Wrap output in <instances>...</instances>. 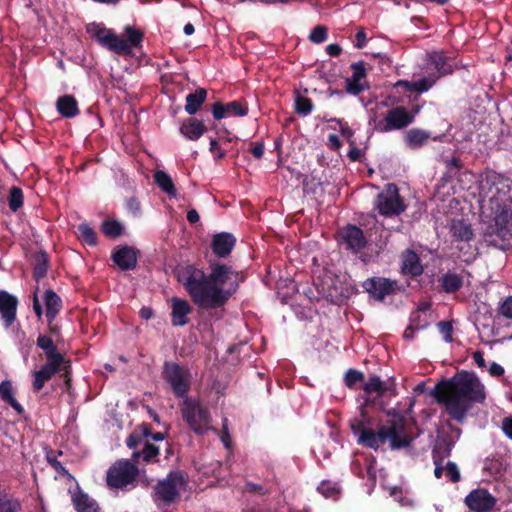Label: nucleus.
I'll use <instances>...</instances> for the list:
<instances>
[{"label":"nucleus","mask_w":512,"mask_h":512,"mask_svg":"<svg viewBox=\"0 0 512 512\" xmlns=\"http://www.w3.org/2000/svg\"><path fill=\"white\" fill-rule=\"evenodd\" d=\"M500 313L508 318L512 319V296L507 297L500 307Z\"/></svg>","instance_id":"obj_52"},{"label":"nucleus","mask_w":512,"mask_h":512,"mask_svg":"<svg viewBox=\"0 0 512 512\" xmlns=\"http://www.w3.org/2000/svg\"><path fill=\"white\" fill-rule=\"evenodd\" d=\"M47 459H48V462L55 468V470H57L58 472H61V473H66L67 471L65 470V468L62 466V464L54 457V456H50L48 455L47 456Z\"/></svg>","instance_id":"obj_57"},{"label":"nucleus","mask_w":512,"mask_h":512,"mask_svg":"<svg viewBox=\"0 0 512 512\" xmlns=\"http://www.w3.org/2000/svg\"><path fill=\"white\" fill-rule=\"evenodd\" d=\"M386 389L385 384L377 376L370 377L364 385V391L369 395L376 394L377 396H381Z\"/></svg>","instance_id":"obj_35"},{"label":"nucleus","mask_w":512,"mask_h":512,"mask_svg":"<svg viewBox=\"0 0 512 512\" xmlns=\"http://www.w3.org/2000/svg\"><path fill=\"white\" fill-rule=\"evenodd\" d=\"M210 152L213 154L215 159H221L224 157V152L219 148L216 140L210 141Z\"/></svg>","instance_id":"obj_54"},{"label":"nucleus","mask_w":512,"mask_h":512,"mask_svg":"<svg viewBox=\"0 0 512 512\" xmlns=\"http://www.w3.org/2000/svg\"><path fill=\"white\" fill-rule=\"evenodd\" d=\"M339 237L341 243L354 252L360 251L366 244L362 230L356 226L344 227L339 232Z\"/></svg>","instance_id":"obj_15"},{"label":"nucleus","mask_w":512,"mask_h":512,"mask_svg":"<svg viewBox=\"0 0 512 512\" xmlns=\"http://www.w3.org/2000/svg\"><path fill=\"white\" fill-rule=\"evenodd\" d=\"M363 155V152L361 149L353 146L350 151L348 152V156L352 161L360 160Z\"/></svg>","instance_id":"obj_59"},{"label":"nucleus","mask_w":512,"mask_h":512,"mask_svg":"<svg viewBox=\"0 0 512 512\" xmlns=\"http://www.w3.org/2000/svg\"><path fill=\"white\" fill-rule=\"evenodd\" d=\"M156 184L169 196L176 197V189L172 178L164 171L159 170L154 174Z\"/></svg>","instance_id":"obj_31"},{"label":"nucleus","mask_w":512,"mask_h":512,"mask_svg":"<svg viewBox=\"0 0 512 512\" xmlns=\"http://www.w3.org/2000/svg\"><path fill=\"white\" fill-rule=\"evenodd\" d=\"M235 238L229 233H220L213 237L212 250L219 257L227 256L235 245Z\"/></svg>","instance_id":"obj_20"},{"label":"nucleus","mask_w":512,"mask_h":512,"mask_svg":"<svg viewBox=\"0 0 512 512\" xmlns=\"http://www.w3.org/2000/svg\"><path fill=\"white\" fill-rule=\"evenodd\" d=\"M439 331L446 342L452 341V325L448 322H440L438 324Z\"/></svg>","instance_id":"obj_51"},{"label":"nucleus","mask_w":512,"mask_h":512,"mask_svg":"<svg viewBox=\"0 0 512 512\" xmlns=\"http://www.w3.org/2000/svg\"><path fill=\"white\" fill-rule=\"evenodd\" d=\"M501 512H512V498H509L500 505Z\"/></svg>","instance_id":"obj_64"},{"label":"nucleus","mask_w":512,"mask_h":512,"mask_svg":"<svg viewBox=\"0 0 512 512\" xmlns=\"http://www.w3.org/2000/svg\"><path fill=\"white\" fill-rule=\"evenodd\" d=\"M441 285L445 292L452 293L460 289L462 279L454 273H447L441 279Z\"/></svg>","instance_id":"obj_33"},{"label":"nucleus","mask_w":512,"mask_h":512,"mask_svg":"<svg viewBox=\"0 0 512 512\" xmlns=\"http://www.w3.org/2000/svg\"><path fill=\"white\" fill-rule=\"evenodd\" d=\"M205 132L204 123L196 118H190L180 125V133L192 141L198 140Z\"/></svg>","instance_id":"obj_23"},{"label":"nucleus","mask_w":512,"mask_h":512,"mask_svg":"<svg viewBox=\"0 0 512 512\" xmlns=\"http://www.w3.org/2000/svg\"><path fill=\"white\" fill-rule=\"evenodd\" d=\"M79 235L83 241L89 245L96 244V236L93 229L86 223L80 224L78 227Z\"/></svg>","instance_id":"obj_41"},{"label":"nucleus","mask_w":512,"mask_h":512,"mask_svg":"<svg viewBox=\"0 0 512 512\" xmlns=\"http://www.w3.org/2000/svg\"><path fill=\"white\" fill-rule=\"evenodd\" d=\"M113 261L123 270L132 269L137 262V255L133 248L121 247L113 253Z\"/></svg>","instance_id":"obj_22"},{"label":"nucleus","mask_w":512,"mask_h":512,"mask_svg":"<svg viewBox=\"0 0 512 512\" xmlns=\"http://www.w3.org/2000/svg\"><path fill=\"white\" fill-rule=\"evenodd\" d=\"M186 480L181 472L170 473L155 487V501L158 506L175 502L185 488Z\"/></svg>","instance_id":"obj_7"},{"label":"nucleus","mask_w":512,"mask_h":512,"mask_svg":"<svg viewBox=\"0 0 512 512\" xmlns=\"http://www.w3.org/2000/svg\"><path fill=\"white\" fill-rule=\"evenodd\" d=\"M368 88L369 86L367 81H362L353 77H349L346 80V91L350 94L358 95Z\"/></svg>","instance_id":"obj_38"},{"label":"nucleus","mask_w":512,"mask_h":512,"mask_svg":"<svg viewBox=\"0 0 512 512\" xmlns=\"http://www.w3.org/2000/svg\"><path fill=\"white\" fill-rule=\"evenodd\" d=\"M200 219L198 212L195 209H191L187 213V220L191 224L197 223Z\"/></svg>","instance_id":"obj_62"},{"label":"nucleus","mask_w":512,"mask_h":512,"mask_svg":"<svg viewBox=\"0 0 512 512\" xmlns=\"http://www.w3.org/2000/svg\"><path fill=\"white\" fill-rule=\"evenodd\" d=\"M71 500L77 512H100L97 502L79 488L71 492Z\"/></svg>","instance_id":"obj_19"},{"label":"nucleus","mask_w":512,"mask_h":512,"mask_svg":"<svg viewBox=\"0 0 512 512\" xmlns=\"http://www.w3.org/2000/svg\"><path fill=\"white\" fill-rule=\"evenodd\" d=\"M445 475L452 481L458 482L460 480V472L457 465L453 462H448L445 466Z\"/></svg>","instance_id":"obj_50"},{"label":"nucleus","mask_w":512,"mask_h":512,"mask_svg":"<svg viewBox=\"0 0 512 512\" xmlns=\"http://www.w3.org/2000/svg\"><path fill=\"white\" fill-rule=\"evenodd\" d=\"M212 113L215 119L220 120L223 118L228 117L227 111H226V105H223L221 103H215L212 107Z\"/></svg>","instance_id":"obj_53"},{"label":"nucleus","mask_w":512,"mask_h":512,"mask_svg":"<svg viewBox=\"0 0 512 512\" xmlns=\"http://www.w3.org/2000/svg\"><path fill=\"white\" fill-rule=\"evenodd\" d=\"M310 40L314 43H322L327 38V30L324 26L315 27L309 36Z\"/></svg>","instance_id":"obj_47"},{"label":"nucleus","mask_w":512,"mask_h":512,"mask_svg":"<svg viewBox=\"0 0 512 512\" xmlns=\"http://www.w3.org/2000/svg\"><path fill=\"white\" fill-rule=\"evenodd\" d=\"M296 111L304 116L310 114L313 110V104L310 99L298 96L295 101Z\"/></svg>","instance_id":"obj_43"},{"label":"nucleus","mask_w":512,"mask_h":512,"mask_svg":"<svg viewBox=\"0 0 512 512\" xmlns=\"http://www.w3.org/2000/svg\"><path fill=\"white\" fill-rule=\"evenodd\" d=\"M17 305L18 300L14 295L6 291H0V314L6 327H9L15 321Z\"/></svg>","instance_id":"obj_18"},{"label":"nucleus","mask_w":512,"mask_h":512,"mask_svg":"<svg viewBox=\"0 0 512 512\" xmlns=\"http://www.w3.org/2000/svg\"><path fill=\"white\" fill-rule=\"evenodd\" d=\"M363 379V374L357 370L350 369L345 374V384L352 387L357 382Z\"/></svg>","instance_id":"obj_48"},{"label":"nucleus","mask_w":512,"mask_h":512,"mask_svg":"<svg viewBox=\"0 0 512 512\" xmlns=\"http://www.w3.org/2000/svg\"><path fill=\"white\" fill-rule=\"evenodd\" d=\"M385 442H389L392 449H400L409 446L412 441L411 435L407 432L405 421L398 418L389 425L382 426Z\"/></svg>","instance_id":"obj_12"},{"label":"nucleus","mask_w":512,"mask_h":512,"mask_svg":"<svg viewBox=\"0 0 512 512\" xmlns=\"http://www.w3.org/2000/svg\"><path fill=\"white\" fill-rule=\"evenodd\" d=\"M363 287L372 297L382 300L394 291L396 282L386 278H370L363 283Z\"/></svg>","instance_id":"obj_16"},{"label":"nucleus","mask_w":512,"mask_h":512,"mask_svg":"<svg viewBox=\"0 0 512 512\" xmlns=\"http://www.w3.org/2000/svg\"><path fill=\"white\" fill-rule=\"evenodd\" d=\"M23 204V193L20 188L13 187L9 194V207L12 211H17Z\"/></svg>","instance_id":"obj_40"},{"label":"nucleus","mask_w":512,"mask_h":512,"mask_svg":"<svg viewBox=\"0 0 512 512\" xmlns=\"http://www.w3.org/2000/svg\"><path fill=\"white\" fill-rule=\"evenodd\" d=\"M356 48H363L366 44V33L363 30H360L356 34Z\"/></svg>","instance_id":"obj_58"},{"label":"nucleus","mask_w":512,"mask_h":512,"mask_svg":"<svg viewBox=\"0 0 512 512\" xmlns=\"http://www.w3.org/2000/svg\"><path fill=\"white\" fill-rule=\"evenodd\" d=\"M502 429H503L504 433L510 439H512V417L511 418H506V419L503 420V422H502Z\"/></svg>","instance_id":"obj_56"},{"label":"nucleus","mask_w":512,"mask_h":512,"mask_svg":"<svg viewBox=\"0 0 512 512\" xmlns=\"http://www.w3.org/2000/svg\"><path fill=\"white\" fill-rule=\"evenodd\" d=\"M88 32L101 46L120 55L131 54L133 48L140 47L143 40V33L131 26L124 28L127 39L117 35L113 30L98 24L90 25Z\"/></svg>","instance_id":"obj_3"},{"label":"nucleus","mask_w":512,"mask_h":512,"mask_svg":"<svg viewBox=\"0 0 512 512\" xmlns=\"http://www.w3.org/2000/svg\"><path fill=\"white\" fill-rule=\"evenodd\" d=\"M177 276L194 304L206 310L225 305L243 280L239 272L224 264L211 265L209 274L192 265L180 267Z\"/></svg>","instance_id":"obj_1"},{"label":"nucleus","mask_w":512,"mask_h":512,"mask_svg":"<svg viewBox=\"0 0 512 512\" xmlns=\"http://www.w3.org/2000/svg\"><path fill=\"white\" fill-rule=\"evenodd\" d=\"M351 68L353 70V74L351 77L362 81H366V68L364 62L360 61L357 63H353L351 65Z\"/></svg>","instance_id":"obj_49"},{"label":"nucleus","mask_w":512,"mask_h":512,"mask_svg":"<svg viewBox=\"0 0 512 512\" xmlns=\"http://www.w3.org/2000/svg\"><path fill=\"white\" fill-rule=\"evenodd\" d=\"M431 395L442 404L451 418L463 421L475 403L486 399L484 384L473 373L460 372L449 380L440 382Z\"/></svg>","instance_id":"obj_2"},{"label":"nucleus","mask_w":512,"mask_h":512,"mask_svg":"<svg viewBox=\"0 0 512 512\" xmlns=\"http://www.w3.org/2000/svg\"><path fill=\"white\" fill-rule=\"evenodd\" d=\"M180 410L183 420L196 434H204L211 429L210 412L199 399L184 397Z\"/></svg>","instance_id":"obj_4"},{"label":"nucleus","mask_w":512,"mask_h":512,"mask_svg":"<svg viewBox=\"0 0 512 512\" xmlns=\"http://www.w3.org/2000/svg\"><path fill=\"white\" fill-rule=\"evenodd\" d=\"M61 364L47 362L40 370L33 372V389L35 392L40 391L45 383L59 371Z\"/></svg>","instance_id":"obj_21"},{"label":"nucleus","mask_w":512,"mask_h":512,"mask_svg":"<svg viewBox=\"0 0 512 512\" xmlns=\"http://www.w3.org/2000/svg\"><path fill=\"white\" fill-rule=\"evenodd\" d=\"M430 133L426 130L413 128L405 133L404 140L411 149H418L428 142Z\"/></svg>","instance_id":"obj_26"},{"label":"nucleus","mask_w":512,"mask_h":512,"mask_svg":"<svg viewBox=\"0 0 512 512\" xmlns=\"http://www.w3.org/2000/svg\"><path fill=\"white\" fill-rule=\"evenodd\" d=\"M164 379L171 386L174 394L178 397H187L186 393L190 387V372L175 363H166L164 366Z\"/></svg>","instance_id":"obj_9"},{"label":"nucleus","mask_w":512,"mask_h":512,"mask_svg":"<svg viewBox=\"0 0 512 512\" xmlns=\"http://www.w3.org/2000/svg\"><path fill=\"white\" fill-rule=\"evenodd\" d=\"M375 205L379 213L384 216L399 215L405 209L395 184H388L379 193Z\"/></svg>","instance_id":"obj_8"},{"label":"nucleus","mask_w":512,"mask_h":512,"mask_svg":"<svg viewBox=\"0 0 512 512\" xmlns=\"http://www.w3.org/2000/svg\"><path fill=\"white\" fill-rule=\"evenodd\" d=\"M150 435V430L147 426L142 425L139 427V430L134 431L127 438V446L129 448H135L136 446L142 443V440L147 438Z\"/></svg>","instance_id":"obj_36"},{"label":"nucleus","mask_w":512,"mask_h":512,"mask_svg":"<svg viewBox=\"0 0 512 512\" xmlns=\"http://www.w3.org/2000/svg\"><path fill=\"white\" fill-rule=\"evenodd\" d=\"M428 66L430 70H435L438 74L423 77L417 81L401 80L397 86H403L407 90L423 93L428 91L440 76L450 73L452 66L447 63L445 56L441 52H432L428 57Z\"/></svg>","instance_id":"obj_5"},{"label":"nucleus","mask_w":512,"mask_h":512,"mask_svg":"<svg viewBox=\"0 0 512 512\" xmlns=\"http://www.w3.org/2000/svg\"><path fill=\"white\" fill-rule=\"evenodd\" d=\"M318 491L326 498H334L339 494L340 488L337 483L323 481L318 486Z\"/></svg>","instance_id":"obj_39"},{"label":"nucleus","mask_w":512,"mask_h":512,"mask_svg":"<svg viewBox=\"0 0 512 512\" xmlns=\"http://www.w3.org/2000/svg\"><path fill=\"white\" fill-rule=\"evenodd\" d=\"M263 153H264V145L262 142H257L255 143L253 149H252V154L254 155V157L256 158H261L263 156Z\"/></svg>","instance_id":"obj_60"},{"label":"nucleus","mask_w":512,"mask_h":512,"mask_svg":"<svg viewBox=\"0 0 512 512\" xmlns=\"http://www.w3.org/2000/svg\"><path fill=\"white\" fill-rule=\"evenodd\" d=\"M137 472L136 466L131 462L118 461L107 472V484L112 488H124L134 481Z\"/></svg>","instance_id":"obj_11"},{"label":"nucleus","mask_w":512,"mask_h":512,"mask_svg":"<svg viewBox=\"0 0 512 512\" xmlns=\"http://www.w3.org/2000/svg\"><path fill=\"white\" fill-rule=\"evenodd\" d=\"M207 92L205 89H197L194 93H190L186 96L185 111L189 115H194L200 109L202 104L205 102Z\"/></svg>","instance_id":"obj_30"},{"label":"nucleus","mask_w":512,"mask_h":512,"mask_svg":"<svg viewBox=\"0 0 512 512\" xmlns=\"http://www.w3.org/2000/svg\"><path fill=\"white\" fill-rule=\"evenodd\" d=\"M389 493L402 506H411L413 503V500L408 495H404L403 491L397 487L389 488Z\"/></svg>","instance_id":"obj_44"},{"label":"nucleus","mask_w":512,"mask_h":512,"mask_svg":"<svg viewBox=\"0 0 512 512\" xmlns=\"http://www.w3.org/2000/svg\"><path fill=\"white\" fill-rule=\"evenodd\" d=\"M488 372L492 376L499 377L504 374V368L500 364L493 362L489 365Z\"/></svg>","instance_id":"obj_55"},{"label":"nucleus","mask_w":512,"mask_h":512,"mask_svg":"<svg viewBox=\"0 0 512 512\" xmlns=\"http://www.w3.org/2000/svg\"><path fill=\"white\" fill-rule=\"evenodd\" d=\"M496 502V498L484 488L474 489L465 497V504L473 512H490Z\"/></svg>","instance_id":"obj_13"},{"label":"nucleus","mask_w":512,"mask_h":512,"mask_svg":"<svg viewBox=\"0 0 512 512\" xmlns=\"http://www.w3.org/2000/svg\"><path fill=\"white\" fill-rule=\"evenodd\" d=\"M326 51L330 56L336 57L341 53V48L337 44H329L326 47Z\"/></svg>","instance_id":"obj_61"},{"label":"nucleus","mask_w":512,"mask_h":512,"mask_svg":"<svg viewBox=\"0 0 512 512\" xmlns=\"http://www.w3.org/2000/svg\"><path fill=\"white\" fill-rule=\"evenodd\" d=\"M44 302L46 317L49 322H52L62 307V301L54 291L48 289L44 293Z\"/></svg>","instance_id":"obj_28"},{"label":"nucleus","mask_w":512,"mask_h":512,"mask_svg":"<svg viewBox=\"0 0 512 512\" xmlns=\"http://www.w3.org/2000/svg\"><path fill=\"white\" fill-rule=\"evenodd\" d=\"M226 111L228 114V117L230 116H245L248 113V108L246 106H243L237 101L228 103L226 105Z\"/></svg>","instance_id":"obj_45"},{"label":"nucleus","mask_w":512,"mask_h":512,"mask_svg":"<svg viewBox=\"0 0 512 512\" xmlns=\"http://www.w3.org/2000/svg\"><path fill=\"white\" fill-rule=\"evenodd\" d=\"M47 271V259L44 254L37 257V263L34 267V276L38 280L46 274Z\"/></svg>","instance_id":"obj_46"},{"label":"nucleus","mask_w":512,"mask_h":512,"mask_svg":"<svg viewBox=\"0 0 512 512\" xmlns=\"http://www.w3.org/2000/svg\"><path fill=\"white\" fill-rule=\"evenodd\" d=\"M171 322L173 326H184L189 322V315L192 312L190 303L181 298L171 299Z\"/></svg>","instance_id":"obj_17"},{"label":"nucleus","mask_w":512,"mask_h":512,"mask_svg":"<svg viewBox=\"0 0 512 512\" xmlns=\"http://www.w3.org/2000/svg\"><path fill=\"white\" fill-rule=\"evenodd\" d=\"M451 232L454 237L462 241H468L473 236V231L470 225H468L462 220L452 221Z\"/></svg>","instance_id":"obj_32"},{"label":"nucleus","mask_w":512,"mask_h":512,"mask_svg":"<svg viewBox=\"0 0 512 512\" xmlns=\"http://www.w3.org/2000/svg\"><path fill=\"white\" fill-rule=\"evenodd\" d=\"M413 120V114L405 107L398 106L390 109L383 119L375 122V129L382 133L399 130L411 124Z\"/></svg>","instance_id":"obj_10"},{"label":"nucleus","mask_w":512,"mask_h":512,"mask_svg":"<svg viewBox=\"0 0 512 512\" xmlns=\"http://www.w3.org/2000/svg\"><path fill=\"white\" fill-rule=\"evenodd\" d=\"M435 470L434 475L436 478H441L445 474V467H442L437 459H434Z\"/></svg>","instance_id":"obj_63"},{"label":"nucleus","mask_w":512,"mask_h":512,"mask_svg":"<svg viewBox=\"0 0 512 512\" xmlns=\"http://www.w3.org/2000/svg\"><path fill=\"white\" fill-rule=\"evenodd\" d=\"M0 397L4 402L10 404L18 414L24 413V408L14 397V389L10 381L5 380L1 382Z\"/></svg>","instance_id":"obj_29"},{"label":"nucleus","mask_w":512,"mask_h":512,"mask_svg":"<svg viewBox=\"0 0 512 512\" xmlns=\"http://www.w3.org/2000/svg\"><path fill=\"white\" fill-rule=\"evenodd\" d=\"M490 243L501 246L512 245V211L506 206L499 207L486 231Z\"/></svg>","instance_id":"obj_6"},{"label":"nucleus","mask_w":512,"mask_h":512,"mask_svg":"<svg viewBox=\"0 0 512 512\" xmlns=\"http://www.w3.org/2000/svg\"><path fill=\"white\" fill-rule=\"evenodd\" d=\"M159 454V448L154 444L145 442L144 447L141 451H134L133 457H142L144 461L151 462Z\"/></svg>","instance_id":"obj_37"},{"label":"nucleus","mask_w":512,"mask_h":512,"mask_svg":"<svg viewBox=\"0 0 512 512\" xmlns=\"http://www.w3.org/2000/svg\"><path fill=\"white\" fill-rule=\"evenodd\" d=\"M57 111L66 118H71L79 113L78 103L71 95L61 96L56 103Z\"/></svg>","instance_id":"obj_27"},{"label":"nucleus","mask_w":512,"mask_h":512,"mask_svg":"<svg viewBox=\"0 0 512 512\" xmlns=\"http://www.w3.org/2000/svg\"><path fill=\"white\" fill-rule=\"evenodd\" d=\"M402 271L412 276L420 275L423 272V267L415 252L408 250L403 254Z\"/></svg>","instance_id":"obj_25"},{"label":"nucleus","mask_w":512,"mask_h":512,"mask_svg":"<svg viewBox=\"0 0 512 512\" xmlns=\"http://www.w3.org/2000/svg\"><path fill=\"white\" fill-rule=\"evenodd\" d=\"M351 428L355 435L358 436V443L369 448L377 449L381 444L385 443L382 426L377 432L366 429L360 421L351 422Z\"/></svg>","instance_id":"obj_14"},{"label":"nucleus","mask_w":512,"mask_h":512,"mask_svg":"<svg viewBox=\"0 0 512 512\" xmlns=\"http://www.w3.org/2000/svg\"><path fill=\"white\" fill-rule=\"evenodd\" d=\"M21 503L5 493L0 494V512H19Z\"/></svg>","instance_id":"obj_34"},{"label":"nucleus","mask_w":512,"mask_h":512,"mask_svg":"<svg viewBox=\"0 0 512 512\" xmlns=\"http://www.w3.org/2000/svg\"><path fill=\"white\" fill-rule=\"evenodd\" d=\"M37 345L45 352L48 359L47 362L62 364L63 357L57 352L56 346L51 338L45 335H40L37 338Z\"/></svg>","instance_id":"obj_24"},{"label":"nucleus","mask_w":512,"mask_h":512,"mask_svg":"<svg viewBox=\"0 0 512 512\" xmlns=\"http://www.w3.org/2000/svg\"><path fill=\"white\" fill-rule=\"evenodd\" d=\"M122 226L117 221H105L102 224V231L109 237H117L122 233Z\"/></svg>","instance_id":"obj_42"}]
</instances>
